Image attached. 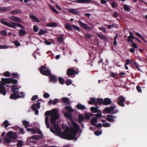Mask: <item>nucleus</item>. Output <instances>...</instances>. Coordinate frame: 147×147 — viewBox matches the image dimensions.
Wrapping results in <instances>:
<instances>
[{"instance_id": "nucleus-1", "label": "nucleus", "mask_w": 147, "mask_h": 147, "mask_svg": "<svg viewBox=\"0 0 147 147\" xmlns=\"http://www.w3.org/2000/svg\"><path fill=\"white\" fill-rule=\"evenodd\" d=\"M73 110L71 107L67 106L63 110V113L65 117L69 118L71 120V123L72 125V127L69 129L66 127L64 132H62L60 129L58 124L56 123V121L59 117L58 113L59 111L57 109H53L51 111H47L45 114L46 115L45 122L47 127H49V116H50V122L54 130L51 128L50 131L55 134L61 138L68 140H76L78 137H76L77 132L79 130V127L78 124L72 120V118L71 113L73 112Z\"/></svg>"}, {"instance_id": "nucleus-2", "label": "nucleus", "mask_w": 147, "mask_h": 147, "mask_svg": "<svg viewBox=\"0 0 147 147\" xmlns=\"http://www.w3.org/2000/svg\"><path fill=\"white\" fill-rule=\"evenodd\" d=\"M12 92L13 93L11 94L10 98L12 99H16L19 98L24 97V94L23 92L18 93L19 88L17 87L16 85H13L11 88Z\"/></svg>"}, {"instance_id": "nucleus-3", "label": "nucleus", "mask_w": 147, "mask_h": 147, "mask_svg": "<svg viewBox=\"0 0 147 147\" xmlns=\"http://www.w3.org/2000/svg\"><path fill=\"white\" fill-rule=\"evenodd\" d=\"M17 137V135L16 133L12 131L8 132L4 139V141L6 145L12 141L10 138L15 140Z\"/></svg>"}, {"instance_id": "nucleus-4", "label": "nucleus", "mask_w": 147, "mask_h": 147, "mask_svg": "<svg viewBox=\"0 0 147 147\" xmlns=\"http://www.w3.org/2000/svg\"><path fill=\"white\" fill-rule=\"evenodd\" d=\"M0 22L3 24L9 27H12L13 28H16L17 26L22 28H24V26L22 25L19 24L14 23L12 22H8L3 20H1Z\"/></svg>"}, {"instance_id": "nucleus-5", "label": "nucleus", "mask_w": 147, "mask_h": 147, "mask_svg": "<svg viewBox=\"0 0 147 147\" xmlns=\"http://www.w3.org/2000/svg\"><path fill=\"white\" fill-rule=\"evenodd\" d=\"M116 106L115 105L111 107H107L102 111L103 113L107 114L110 113L115 114L119 112V110L117 109L115 110Z\"/></svg>"}, {"instance_id": "nucleus-6", "label": "nucleus", "mask_w": 147, "mask_h": 147, "mask_svg": "<svg viewBox=\"0 0 147 147\" xmlns=\"http://www.w3.org/2000/svg\"><path fill=\"white\" fill-rule=\"evenodd\" d=\"M2 84L3 85L7 84H9L10 83H12L13 84H16L17 83V80L13 79L12 78H2L1 81Z\"/></svg>"}, {"instance_id": "nucleus-7", "label": "nucleus", "mask_w": 147, "mask_h": 147, "mask_svg": "<svg viewBox=\"0 0 147 147\" xmlns=\"http://www.w3.org/2000/svg\"><path fill=\"white\" fill-rule=\"evenodd\" d=\"M40 72L43 75L48 76L50 74V71L45 66H42L39 69Z\"/></svg>"}, {"instance_id": "nucleus-8", "label": "nucleus", "mask_w": 147, "mask_h": 147, "mask_svg": "<svg viewBox=\"0 0 147 147\" xmlns=\"http://www.w3.org/2000/svg\"><path fill=\"white\" fill-rule=\"evenodd\" d=\"M40 103L38 102L36 104H34L31 106L32 110L35 112V114L38 115V112L37 109H39L40 108Z\"/></svg>"}, {"instance_id": "nucleus-9", "label": "nucleus", "mask_w": 147, "mask_h": 147, "mask_svg": "<svg viewBox=\"0 0 147 147\" xmlns=\"http://www.w3.org/2000/svg\"><path fill=\"white\" fill-rule=\"evenodd\" d=\"M125 100L124 98L122 96H120L117 99V101L118 104L121 106L124 107L125 106L124 102Z\"/></svg>"}, {"instance_id": "nucleus-10", "label": "nucleus", "mask_w": 147, "mask_h": 147, "mask_svg": "<svg viewBox=\"0 0 147 147\" xmlns=\"http://www.w3.org/2000/svg\"><path fill=\"white\" fill-rule=\"evenodd\" d=\"M73 1L74 2L86 4L92 3L95 4L96 3L95 1H92L91 0H77Z\"/></svg>"}, {"instance_id": "nucleus-11", "label": "nucleus", "mask_w": 147, "mask_h": 147, "mask_svg": "<svg viewBox=\"0 0 147 147\" xmlns=\"http://www.w3.org/2000/svg\"><path fill=\"white\" fill-rule=\"evenodd\" d=\"M78 23L83 28L87 30H90L92 29L90 27L86 24H85L80 21H78Z\"/></svg>"}, {"instance_id": "nucleus-12", "label": "nucleus", "mask_w": 147, "mask_h": 147, "mask_svg": "<svg viewBox=\"0 0 147 147\" xmlns=\"http://www.w3.org/2000/svg\"><path fill=\"white\" fill-rule=\"evenodd\" d=\"M0 93L5 95L6 94V92L4 85L1 84H0Z\"/></svg>"}, {"instance_id": "nucleus-13", "label": "nucleus", "mask_w": 147, "mask_h": 147, "mask_svg": "<svg viewBox=\"0 0 147 147\" xmlns=\"http://www.w3.org/2000/svg\"><path fill=\"white\" fill-rule=\"evenodd\" d=\"M9 18L13 21H15L18 22H20L21 21L20 19L17 17L11 16L9 17Z\"/></svg>"}, {"instance_id": "nucleus-14", "label": "nucleus", "mask_w": 147, "mask_h": 147, "mask_svg": "<svg viewBox=\"0 0 147 147\" xmlns=\"http://www.w3.org/2000/svg\"><path fill=\"white\" fill-rule=\"evenodd\" d=\"M30 17L31 19L34 22H40V21L34 15H31L30 16Z\"/></svg>"}, {"instance_id": "nucleus-15", "label": "nucleus", "mask_w": 147, "mask_h": 147, "mask_svg": "<svg viewBox=\"0 0 147 147\" xmlns=\"http://www.w3.org/2000/svg\"><path fill=\"white\" fill-rule=\"evenodd\" d=\"M75 73L77 74H78V73L77 72H75V71L71 68L68 69L67 70V74L69 76L74 74Z\"/></svg>"}, {"instance_id": "nucleus-16", "label": "nucleus", "mask_w": 147, "mask_h": 147, "mask_svg": "<svg viewBox=\"0 0 147 147\" xmlns=\"http://www.w3.org/2000/svg\"><path fill=\"white\" fill-rule=\"evenodd\" d=\"M116 118V117L111 115H108L107 116V120L109 122H111L114 121Z\"/></svg>"}, {"instance_id": "nucleus-17", "label": "nucleus", "mask_w": 147, "mask_h": 147, "mask_svg": "<svg viewBox=\"0 0 147 147\" xmlns=\"http://www.w3.org/2000/svg\"><path fill=\"white\" fill-rule=\"evenodd\" d=\"M111 103V101L110 99L109 98H106L104 99L103 104L104 105H108Z\"/></svg>"}, {"instance_id": "nucleus-18", "label": "nucleus", "mask_w": 147, "mask_h": 147, "mask_svg": "<svg viewBox=\"0 0 147 147\" xmlns=\"http://www.w3.org/2000/svg\"><path fill=\"white\" fill-rule=\"evenodd\" d=\"M88 103L90 104H96V99L94 98H90V100Z\"/></svg>"}, {"instance_id": "nucleus-19", "label": "nucleus", "mask_w": 147, "mask_h": 147, "mask_svg": "<svg viewBox=\"0 0 147 147\" xmlns=\"http://www.w3.org/2000/svg\"><path fill=\"white\" fill-rule=\"evenodd\" d=\"M97 122V119L96 117H94L92 118L91 120V123L92 125H96Z\"/></svg>"}, {"instance_id": "nucleus-20", "label": "nucleus", "mask_w": 147, "mask_h": 147, "mask_svg": "<svg viewBox=\"0 0 147 147\" xmlns=\"http://www.w3.org/2000/svg\"><path fill=\"white\" fill-rule=\"evenodd\" d=\"M90 110L94 113L99 112L100 110L97 108L95 107H92L90 108Z\"/></svg>"}, {"instance_id": "nucleus-21", "label": "nucleus", "mask_w": 147, "mask_h": 147, "mask_svg": "<svg viewBox=\"0 0 147 147\" xmlns=\"http://www.w3.org/2000/svg\"><path fill=\"white\" fill-rule=\"evenodd\" d=\"M26 31L23 29H20L19 31V34L20 36H24L26 34Z\"/></svg>"}, {"instance_id": "nucleus-22", "label": "nucleus", "mask_w": 147, "mask_h": 147, "mask_svg": "<svg viewBox=\"0 0 147 147\" xmlns=\"http://www.w3.org/2000/svg\"><path fill=\"white\" fill-rule=\"evenodd\" d=\"M22 123L24 125L25 128L27 129L28 128L30 125L29 124L28 122L26 120H24L22 121Z\"/></svg>"}, {"instance_id": "nucleus-23", "label": "nucleus", "mask_w": 147, "mask_h": 147, "mask_svg": "<svg viewBox=\"0 0 147 147\" xmlns=\"http://www.w3.org/2000/svg\"><path fill=\"white\" fill-rule=\"evenodd\" d=\"M57 25V24L55 22H51L47 24L46 25V26H47L50 27H55Z\"/></svg>"}, {"instance_id": "nucleus-24", "label": "nucleus", "mask_w": 147, "mask_h": 147, "mask_svg": "<svg viewBox=\"0 0 147 147\" xmlns=\"http://www.w3.org/2000/svg\"><path fill=\"white\" fill-rule=\"evenodd\" d=\"M84 119L83 115L82 114L80 113L78 115V122H80L83 121L84 120Z\"/></svg>"}, {"instance_id": "nucleus-25", "label": "nucleus", "mask_w": 147, "mask_h": 147, "mask_svg": "<svg viewBox=\"0 0 147 147\" xmlns=\"http://www.w3.org/2000/svg\"><path fill=\"white\" fill-rule=\"evenodd\" d=\"M49 78L51 81L55 82L57 81V78L55 76L53 75H50L49 76Z\"/></svg>"}, {"instance_id": "nucleus-26", "label": "nucleus", "mask_w": 147, "mask_h": 147, "mask_svg": "<svg viewBox=\"0 0 147 147\" xmlns=\"http://www.w3.org/2000/svg\"><path fill=\"white\" fill-rule=\"evenodd\" d=\"M69 12L75 14H77L78 13L77 9H69Z\"/></svg>"}, {"instance_id": "nucleus-27", "label": "nucleus", "mask_w": 147, "mask_h": 147, "mask_svg": "<svg viewBox=\"0 0 147 147\" xmlns=\"http://www.w3.org/2000/svg\"><path fill=\"white\" fill-rule=\"evenodd\" d=\"M77 108L81 110L84 109H86L85 106L82 105L81 104H79L76 106Z\"/></svg>"}, {"instance_id": "nucleus-28", "label": "nucleus", "mask_w": 147, "mask_h": 147, "mask_svg": "<svg viewBox=\"0 0 147 147\" xmlns=\"http://www.w3.org/2000/svg\"><path fill=\"white\" fill-rule=\"evenodd\" d=\"M9 48L12 49L13 48V47L11 46L0 45V49H7Z\"/></svg>"}, {"instance_id": "nucleus-29", "label": "nucleus", "mask_w": 147, "mask_h": 147, "mask_svg": "<svg viewBox=\"0 0 147 147\" xmlns=\"http://www.w3.org/2000/svg\"><path fill=\"white\" fill-rule=\"evenodd\" d=\"M96 34L98 37L100 38L101 39L103 40H105L106 39V37L104 35H102L98 33H96Z\"/></svg>"}, {"instance_id": "nucleus-30", "label": "nucleus", "mask_w": 147, "mask_h": 147, "mask_svg": "<svg viewBox=\"0 0 147 147\" xmlns=\"http://www.w3.org/2000/svg\"><path fill=\"white\" fill-rule=\"evenodd\" d=\"M27 130L29 131H31V133L32 134H34L37 133V130L34 129H32L28 128L27 129Z\"/></svg>"}, {"instance_id": "nucleus-31", "label": "nucleus", "mask_w": 147, "mask_h": 147, "mask_svg": "<svg viewBox=\"0 0 147 147\" xmlns=\"http://www.w3.org/2000/svg\"><path fill=\"white\" fill-rule=\"evenodd\" d=\"M96 104L97 105L98 104H101L102 103H103V101L101 98H97L96 99Z\"/></svg>"}, {"instance_id": "nucleus-32", "label": "nucleus", "mask_w": 147, "mask_h": 147, "mask_svg": "<svg viewBox=\"0 0 147 147\" xmlns=\"http://www.w3.org/2000/svg\"><path fill=\"white\" fill-rule=\"evenodd\" d=\"M46 32V31L45 30L42 29H41L38 32V34L40 35H41L45 34Z\"/></svg>"}, {"instance_id": "nucleus-33", "label": "nucleus", "mask_w": 147, "mask_h": 147, "mask_svg": "<svg viewBox=\"0 0 147 147\" xmlns=\"http://www.w3.org/2000/svg\"><path fill=\"white\" fill-rule=\"evenodd\" d=\"M65 28L68 30H71L73 29L72 26L69 24H67L65 26Z\"/></svg>"}, {"instance_id": "nucleus-34", "label": "nucleus", "mask_w": 147, "mask_h": 147, "mask_svg": "<svg viewBox=\"0 0 147 147\" xmlns=\"http://www.w3.org/2000/svg\"><path fill=\"white\" fill-rule=\"evenodd\" d=\"M2 125H4V127L6 128L9 125V124L7 121L5 120L4 121Z\"/></svg>"}, {"instance_id": "nucleus-35", "label": "nucleus", "mask_w": 147, "mask_h": 147, "mask_svg": "<svg viewBox=\"0 0 147 147\" xmlns=\"http://www.w3.org/2000/svg\"><path fill=\"white\" fill-rule=\"evenodd\" d=\"M63 34H62L61 37H58L57 38L58 42H62L63 40Z\"/></svg>"}, {"instance_id": "nucleus-36", "label": "nucleus", "mask_w": 147, "mask_h": 147, "mask_svg": "<svg viewBox=\"0 0 147 147\" xmlns=\"http://www.w3.org/2000/svg\"><path fill=\"white\" fill-rule=\"evenodd\" d=\"M21 10L20 9L16 10L11 11V13H21Z\"/></svg>"}, {"instance_id": "nucleus-37", "label": "nucleus", "mask_w": 147, "mask_h": 147, "mask_svg": "<svg viewBox=\"0 0 147 147\" xmlns=\"http://www.w3.org/2000/svg\"><path fill=\"white\" fill-rule=\"evenodd\" d=\"M24 144L21 141H19L17 144L18 147H20L22 146Z\"/></svg>"}, {"instance_id": "nucleus-38", "label": "nucleus", "mask_w": 147, "mask_h": 147, "mask_svg": "<svg viewBox=\"0 0 147 147\" xmlns=\"http://www.w3.org/2000/svg\"><path fill=\"white\" fill-rule=\"evenodd\" d=\"M111 5L112 7L114 8H116L118 6L117 3L114 2L112 3Z\"/></svg>"}, {"instance_id": "nucleus-39", "label": "nucleus", "mask_w": 147, "mask_h": 147, "mask_svg": "<svg viewBox=\"0 0 147 147\" xmlns=\"http://www.w3.org/2000/svg\"><path fill=\"white\" fill-rule=\"evenodd\" d=\"M123 8L125 10L127 11L130 10L129 7L127 5H124L123 6Z\"/></svg>"}, {"instance_id": "nucleus-40", "label": "nucleus", "mask_w": 147, "mask_h": 147, "mask_svg": "<svg viewBox=\"0 0 147 147\" xmlns=\"http://www.w3.org/2000/svg\"><path fill=\"white\" fill-rule=\"evenodd\" d=\"M59 81L61 84H63L64 83V80L63 78L60 77L59 79Z\"/></svg>"}, {"instance_id": "nucleus-41", "label": "nucleus", "mask_w": 147, "mask_h": 147, "mask_svg": "<svg viewBox=\"0 0 147 147\" xmlns=\"http://www.w3.org/2000/svg\"><path fill=\"white\" fill-rule=\"evenodd\" d=\"M62 100L63 102L65 103H68L69 102V99L67 98H62Z\"/></svg>"}, {"instance_id": "nucleus-42", "label": "nucleus", "mask_w": 147, "mask_h": 147, "mask_svg": "<svg viewBox=\"0 0 147 147\" xmlns=\"http://www.w3.org/2000/svg\"><path fill=\"white\" fill-rule=\"evenodd\" d=\"M103 125L104 127H108L110 126V124L107 123H103Z\"/></svg>"}, {"instance_id": "nucleus-43", "label": "nucleus", "mask_w": 147, "mask_h": 147, "mask_svg": "<svg viewBox=\"0 0 147 147\" xmlns=\"http://www.w3.org/2000/svg\"><path fill=\"white\" fill-rule=\"evenodd\" d=\"M102 132L101 131H97L94 132V134L96 136H98L102 134Z\"/></svg>"}, {"instance_id": "nucleus-44", "label": "nucleus", "mask_w": 147, "mask_h": 147, "mask_svg": "<svg viewBox=\"0 0 147 147\" xmlns=\"http://www.w3.org/2000/svg\"><path fill=\"white\" fill-rule=\"evenodd\" d=\"M33 30L34 32H37L38 31V29L37 26H34L33 27Z\"/></svg>"}, {"instance_id": "nucleus-45", "label": "nucleus", "mask_w": 147, "mask_h": 147, "mask_svg": "<svg viewBox=\"0 0 147 147\" xmlns=\"http://www.w3.org/2000/svg\"><path fill=\"white\" fill-rule=\"evenodd\" d=\"M111 75L113 77H114L117 76L118 74L117 73H114L113 72H111L110 73Z\"/></svg>"}, {"instance_id": "nucleus-46", "label": "nucleus", "mask_w": 147, "mask_h": 147, "mask_svg": "<svg viewBox=\"0 0 147 147\" xmlns=\"http://www.w3.org/2000/svg\"><path fill=\"white\" fill-rule=\"evenodd\" d=\"M72 83L71 81L69 79H67L66 81V84L67 85H70Z\"/></svg>"}, {"instance_id": "nucleus-47", "label": "nucleus", "mask_w": 147, "mask_h": 147, "mask_svg": "<svg viewBox=\"0 0 147 147\" xmlns=\"http://www.w3.org/2000/svg\"><path fill=\"white\" fill-rule=\"evenodd\" d=\"M6 77H9L10 76V73L8 71H7L3 74Z\"/></svg>"}, {"instance_id": "nucleus-48", "label": "nucleus", "mask_w": 147, "mask_h": 147, "mask_svg": "<svg viewBox=\"0 0 147 147\" xmlns=\"http://www.w3.org/2000/svg\"><path fill=\"white\" fill-rule=\"evenodd\" d=\"M85 117L86 119H89L90 118L89 115L87 113L85 115Z\"/></svg>"}, {"instance_id": "nucleus-49", "label": "nucleus", "mask_w": 147, "mask_h": 147, "mask_svg": "<svg viewBox=\"0 0 147 147\" xmlns=\"http://www.w3.org/2000/svg\"><path fill=\"white\" fill-rule=\"evenodd\" d=\"M49 94L47 93H45L43 94V97L45 98H49Z\"/></svg>"}, {"instance_id": "nucleus-50", "label": "nucleus", "mask_w": 147, "mask_h": 147, "mask_svg": "<svg viewBox=\"0 0 147 147\" xmlns=\"http://www.w3.org/2000/svg\"><path fill=\"white\" fill-rule=\"evenodd\" d=\"M38 98V96L37 95L34 96L31 98V100H36Z\"/></svg>"}, {"instance_id": "nucleus-51", "label": "nucleus", "mask_w": 147, "mask_h": 147, "mask_svg": "<svg viewBox=\"0 0 147 147\" xmlns=\"http://www.w3.org/2000/svg\"><path fill=\"white\" fill-rule=\"evenodd\" d=\"M99 112H100V113H97L95 115V116L98 118H100L102 116V115L101 114V111L100 110V111Z\"/></svg>"}, {"instance_id": "nucleus-52", "label": "nucleus", "mask_w": 147, "mask_h": 147, "mask_svg": "<svg viewBox=\"0 0 147 147\" xmlns=\"http://www.w3.org/2000/svg\"><path fill=\"white\" fill-rule=\"evenodd\" d=\"M35 139V140H37V139H38V138L37 137L35 136H32L31 137V140H30V142H33L34 141H32V140H31L32 139Z\"/></svg>"}, {"instance_id": "nucleus-53", "label": "nucleus", "mask_w": 147, "mask_h": 147, "mask_svg": "<svg viewBox=\"0 0 147 147\" xmlns=\"http://www.w3.org/2000/svg\"><path fill=\"white\" fill-rule=\"evenodd\" d=\"M133 38V37H131L129 36L128 37L127 41L129 42H131V43H132V42H133V41L132 40V39Z\"/></svg>"}, {"instance_id": "nucleus-54", "label": "nucleus", "mask_w": 147, "mask_h": 147, "mask_svg": "<svg viewBox=\"0 0 147 147\" xmlns=\"http://www.w3.org/2000/svg\"><path fill=\"white\" fill-rule=\"evenodd\" d=\"M134 64L135 65L136 67L138 70L139 71H141L140 69L139 68L138 65L137 63L136 62H134Z\"/></svg>"}, {"instance_id": "nucleus-55", "label": "nucleus", "mask_w": 147, "mask_h": 147, "mask_svg": "<svg viewBox=\"0 0 147 147\" xmlns=\"http://www.w3.org/2000/svg\"><path fill=\"white\" fill-rule=\"evenodd\" d=\"M50 8L54 12L57 14L58 13V11L55 9H54L53 7H50Z\"/></svg>"}, {"instance_id": "nucleus-56", "label": "nucleus", "mask_w": 147, "mask_h": 147, "mask_svg": "<svg viewBox=\"0 0 147 147\" xmlns=\"http://www.w3.org/2000/svg\"><path fill=\"white\" fill-rule=\"evenodd\" d=\"M12 75L14 78H17L19 76V75L17 73L12 74Z\"/></svg>"}, {"instance_id": "nucleus-57", "label": "nucleus", "mask_w": 147, "mask_h": 147, "mask_svg": "<svg viewBox=\"0 0 147 147\" xmlns=\"http://www.w3.org/2000/svg\"><path fill=\"white\" fill-rule=\"evenodd\" d=\"M136 88H137V91L139 92H141V93L142 92V90H141L140 87L139 86H137Z\"/></svg>"}, {"instance_id": "nucleus-58", "label": "nucleus", "mask_w": 147, "mask_h": 147, "mask_svg": "<svg viewBox=\"0 0 147 147\" xmlns=\"http://www.w3.org/2000/svg\"><path fill=\"white\" fill-rule=\"evenodd\" d=\"M72 26L74 27L75 29L78 30L80 31V29L77 26H75V25H72Z\"/></svg>"}, {"instance_id": "nucleus-59", "label": "nucleus", "mask_w": 147, "mask_h": 147, "mask_svg": "<svg viewBox=\"0 0 147 147\" xmlns=\"http://www.w3.org/2000/svg\"><path fill=\"white\" fill-rule=\"evenodd\" d=\"M14 43L15 44V45L17 46H19L20 45V43L18 41H14Z\"/></svg>"}, {"instance_id": "nucleus-60", "label": "nucleus", "mask_w": 147, "mask_h": 147, "mask_svg": "<svg viewBox=\"0 0 147 147\" xmlns=\"http://www.w3.org/2000/svg\"><path fill=\"white\" fill-rule=\"evenodd\" d=\"M130 62V60L127 59L126 60V63L125 65H128Z\"/></svg>"}, {"instance_id": "nucleus-61", "label": "nucleus", "mask_w": 147, "mask_h": 147, "mask_svg": "<svg viewBox=\"0 0 147 147\" xmlns=\"http://www.w3.org/2000/svg\"><path fill=\"white\" fill-rule=\"evenodd\" d=\"M113 16L114 17L117 18L118 16V14L117 12H115L113 13Z\"/></svg>"}, {"instance_id": "nucleus-62", "label": "nucleus", "mask_w": 147, "mask_h": 147, "mask_svg": "<svg viewBox=\"0 0 147 147\" xmlns=\"http://www.w3.org/2000/svg\"><path fill=\"white\" fill-rule=\"evenodd\" d=\"M85 37L86 38H89L91 37V36L90 34H86L85 35Z\"/></svg>"}, {"instance_id": "nucleus-63", "label": "nucleus", "mask_w": 147, "mask_h": 147, "mask_svg": "<svg viewBox=\"0 0 147 147\" xmlns=\"http://www.w3.org/2000/svg\"><path fill=\"white\" fill-rule=\"evenodd\" d=\"M20 133L22 134H24L25 133V132L24 131V130L23 129L20 128Z\"/></svg>"}, {"instance_id": "nucleus-64", "label": "nucleus", "mask_w": 147, "mask_h": 147, "mask_svg": "<svg viewBox=\"0 0 147 147\" xmlns=\"http://www.w3.org/2000/svg\"><path fill=\"white\" fill-rule=\"evenodd\" d=\"M45 44L47 45H50L51 43L49 41L47 40L45 41Z\"/></svg>"}]
</instances>
